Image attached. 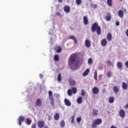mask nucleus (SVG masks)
Listing matches in <instances>:
<instances>
[{"mask_svg": "<svg viewBox=\"0 0 128 128\" xmlns=\"http://www.w3.org/2000/svg\"><path fill=\"white\" fill-rule=\"evenodd\" d=\"M26 124H28V125L30 124H32V120H30L28 118H26Z\"/></svg>", "mask_w": 128, "mask_h": 128, "instance_id": "obj_36", "label": "nucleus"}, {"mask_svg": "<svg viewBox=\"0 0 128 128\" xmlns=\"http://www.w3.org/2000/svg\"><path fill=\"white\" fill-rule=\"evenodd\" d=\"M81 92V96H86V92H84V90L82 89Z\"/></svg>", "mask_w": 128, "mask_h": 128, "instance_id": "obj_35", "label": "nucleus"}, {"mask_svg": "<svg viewBox=\"0 0 128 128\" xmlns=\"http://www.w3.org/2000/svg\"><path fill=\"white\" fill-rule=\"evenodd\" d=\"M98 110H96V109H94L93 111H92V114L94 116H98Z\"/></svg>", "mask_w": 128, "mask_h": 128, "instance_id": "obj_19", "label": "nucleus"}, {"mask_svg": "<svg viewBox=\"0 0 128 128\" xmlns=\"http://www.w3.org/2000/svg\"><path fill=\"white\" fill-rule=\"evenodd\" d=\"M116 26H120V22L117 21L116 23Z\"/></svg>", "mask_w": 128, "mask_h": 128, "instance_id": "obj_48", "label": "nucleus"}, {"mask_svg": "<svg viewBox=\"0 0 128 128\" xmlns=\"http://www.w3.org/2000/svg\"><path fill=\"white\" fill-rule=\"evenodd\" d=\"M102 122V120L100 118H98L94 122H92V128H96V126H100Z\"/></svg>", "mask_w": 128, "mask_h": 128, "instance_id": "obj_3", "label": "nucleus"}, {"mask_svg": "<svg viewBox=\"0 0 128 128\" xmlns=\"http://www.w3.org/2000/svg\"><path fill=\"white\" fill-rule=\"evenodd\" d=\"M48 96L50 102V104L54 106V96H52V91L48 92Z\"/></svg>", "mask_w": 128, "mask_h": 128, "instance_id": "obj_4", "label": "nucleus"}, {"mask_svg": "<svg viewBox=\"0 0 128 128\" xmlns=\"http://www.w3.org/2000/svg\"><path fill=\"white\" fill-rule=\"evenodd\" d=\"M54 59L55 62H58V60H60V58L58 57V55H55Z\"/></svg>", "mask_w": 128, "mask_h": 128, "instance_id": "obj_28", "label": "nucleus"}, {"mask_svg": "<svg viewBox=\"0 0 128 128\" xmlns=\"http://www.w3.org/2000/svg\"><path fill=\"white\" fill-rule=\"evenodd\" d=\"M68 96H72V91L71 90L69 89L68 90Z\"/></svg>", "mask_w": 128, "mask_h": 128, "instance_id": "obj_32", "label": "nucleus"}, {"mask_svg": "<svg viewBox=\"0 0 128 128\" xmlns=\"http://www.w3.org/2000/svg\"><path fill=\"white\" fill-rule=\"evenodd\" d=\"M117 68H122V63L118 62L117 63Z\"/></svg>", "mask_w": 128, "mask_h": 128, "instance_id": "obj_26", "label": "nucleus"}, {"mask_svg": "<svg viewBox=\"0 0 128 128\" xmlns=\"http://www.w3.org/2000/svg\"><path fill=\"white\" fill-rule=\"evenodd\" d=\"M92 6H93V7L94 8H98V5H96V4H94Z\"/></svg>", "mask_w": 128, "mask_h": 128, "instance_id": "obj_49", "label": "nucleus"}, {"mask_svg": "<svg viewBox=\"0 0 128 128\" xmlns=\"http://www.w3.org/2000/svg\"><path fill=\"white\" fill-rule=\"evenodd\" d=\"M90 74V69L87 68L84 72L82 74L83 76H88Z\"/></svg>", "mask_w": 128, "mask_h": 128, "instance_id": "obj_21", "label": "nucleus"}, {"mask_svg": "<svg viewBox=\"0 0 128 128\" xmlns=\"http://www.w3.org/2000/svg\"><path fill=\"white\" fill-rule=\"evenodd\" d=\"M58 2H59V4H62V0H58Z\"/></svg>", "mask_w": 128, "mask_h": 128, "instance_id": "obj_52", "label": "nucleus"}, {"mask_svg": "<svg viewBox=\"0 0 128 128\" xmlns=\"http://www.w3.org/2000/svg\"><path fill=\"white\" fill-rule=\"evenodd\" d=\"M38 126L39 128H42L44 126V121L40 120L38 122Z\"/></svg>", "mask_w": 128, "mask_h": 128, "instance_id": "obj_6", "label": "nucleus"}, {"mask_svg": "<svg viewBox=\"0 0 128 128\" xmlns=\"http://www.w3.org/2000/svg\"><path fill=\"white\" fill-rule=\"evenodd\" d=\"M118 16L120 18H124V12L122 10H120L118 12Z\"/></svg>", "mask_w": 128, "mask_h": 128, "instance_id": "obj_16", "label": "nucleus"}, {"mask_svg": "<svg viewBox=\"0 0 128 128\" xmlns=\"http://www.w3.org/2000/svg\"><path fill=\"white\" fill-rule=\"evenodd\" d=\"M114 97L111 96L109 98L108 102L110 104H114Z\"/></svg>", "mask_w": 128, "mask_h": 128, "instance_id": "obj_22", "label": "nucleus"}, {"mask_svg": "<svg viewBox=\"0 0 128 128\" xmlns=\"http://www.w3.org/2000/svg\"><path fill=\"white\" fill-rule=\"evenodd\" d=\"M56 16H62V15L60 14V12H57L56 13Z\"/></svg>", "mask_w": 128, "mask_h": 128, "instance_id": "obj_45", "label": "nucleus"}, {"mask_svg": "<svg viewBox=\"0 0 128 128\" xmlns=\"http://www.w3.org/2000/svg\"><path fill=\"white\" fill-rule=\"evenodd\" d=\"M52 34V32H48V34Z\"/></svg>", "mask_w": 128, "mask_h": 128, "instance_id": "obj_57", "label": "nucleus"}, {"mask_svg": "<svg viewBox=\"0 0 128 128\" xmlns=\"http://www.w3.org/2000/svg\"><path fill=\"white\" fill-rule=\"evenodd\" d=\"M125 11L126 12V10H125Z\"/></svg>", "mask_w": 128, "mask_h": 128, "instance_id": "obj_58", "label": "nucleus"}, {"mask_svg": "<svg viewBox=\"0 0 128 128\" xmlns=\"http://www.w3.org/2000/svg\"><path fill=\"white\" fill-rule=\"evenodd\" d=\"M62 52V48H58V49L57 50V52Z\"/></svg>", "mask_w": 128, "mask_h": 128, "instance_id": "obj_43", "label": "nucleus"}, {"mask_svg": "<svg viewBox=\"0 0 128 128\" xmlns=\"http://www.w3.org/2000/svg\"><path fill=\"white\" fill-rule=\"evenodd\" d=\"M106 18L107 22H110L112 20V14L110 13H107Z\"/></svg>", "mask_w": 128, "mask_h": 128, "instance_id": "obj_15", "label": "nucleus"}, {"mask_svg": "<svg viewBox=\"0 0 128 128\" xmlns=\"http://www.w3.org/2000/svg\"><path fill=\"white\" fill-rule=\"evenodd\" d=\"M125 108H128V104H126L125 106H124Z\"/></svg>", "mask_w": 128, "mask_h": 128, "instance_id": "obj_54", "label": "nucleus"}, {"mask_svg": "<svg viewBox=\"0 0 128 128\" xmlns=\"http://www.w3.org/2000/svg\"><path fill=\"white\" fill-rule=\"evenodd\" d=\"M92 64V58H90L88 60V64Z\"/></svg>", "mask_w": 128, "mask_h": 128, "instance_id": "obj_37", "label": "nucleus"}, {"mask_svg": "<svg viewBox=\"0 0 128 128\" xmlns=\"http://www.w3.org/2000/svg\"><path fill=\"white\" fill-rule=\"evenodd\" d=\"M36 106H42V100L40 98H38L35 102Z\"/></svg>", "mask_w": 128, "mask_h": 128, "instance_id": "obj_8", "label": "nucleus"}, {"mask_svg": "<svg viewBox=\"0 0 128 128\" xmlns=\"http://www.w3.org/2000/svg\"><path fill=\"white\" fill-rule=\"evenodd\" d=\"M18 124L19 126H22V122H24V117L23 116H20L19 118L18 119Z\"/></svg>", "mask_w": 128, "mask_h": 128, "instance_id": "obj_5", "label": "nucleus"}, {"mask_svg": "<svg viewBox=\"0 0 128 128\" xmlns=\"http://www.w3.org/2000/svg\"><path fill=\"white\" fill-rule=\"evenodd\" d=\"M92 92L94 94H98L100 92V90L98 87H94L92 88Z\"/></svg>", "mask_w": 128, "mask_h": 128, "instance_id": "obj_7", "label": "nucleus"}, {"mask_svg": "<svg viewBox=\"0 0 128 128\" xmlns=\"http://www.w3.org/2000/svg\"><path fill=\"white\" fill-rule=\"evenodd\" d=\"M107 64H108V66H114V64H112V62H110V60H107Z\"/></svg>", "mask_w": 128, "mask_h": 128, "instance_id": "obj_40", "label": "nucleus"}, {"mask_svg": "<svg viewBox=\"0 0 128 128\" xmlns=\"http://www.w3.org/2000/svg\"><path fill=\"white\" fill-rule=\"evenodd\" d=\"M98 69L100 70H102V66H99Z\"/></svg>", "mask_w": 128, "mask_h": 128, "instance_id": "obj_53", "label": "nucleus"}, {"mask_svg": "<svg viewBox=\"0 0 128 128\" xmlns=\"http://www.w3.org/2000/svg\"><path fill=\"white\" fill-rule=\"evenodd\" d=\"M64 10L65 12H66L67 14H68L70 12V6H66L64 7Z\"/></svg>", "mask_w": 128, "mask_h": 128, "instance_id": "obj_12", "label": "nucleus"}, {"mask_svg": "<svg viewBox=\"0 0 128 128\" xmlns=\"http://www.w3.org/2000/svg\"><path fill=\"white\" fill-rule=\"evenodd\" d=\"M76 122H78V124H80V122H82V117L77 118H76Z\"/></svg>", "mask_w": 128, "mask_h": 128, "instance_id": "obj_39", "label": "nucleus"}, {"mask_svg": "<svg viewBox=\"0 0 128 128\" xmlns=\"http://www.w3.org/2000/svg\"><path fill=\"white\" fill-rule=\"evenodd\" d=\"M77 104H80L82 102V96H80L76 100Z\"/></svg>", "mask_w": 128, "mask_h": 128, "instance_id": "obj_20", "label": "nucleus"}, {"mask_svg": "<svg viewBox=\"0 0 128 128\" xmlns=\"http://www.w3.org/2000/svg\"><path fill=\"white\" fill-rule=\"evenodd\" d=\"M76 2L77 6H80L82 4V0H76Z\"/></svg>", "mask_w": 128, "mask_h": 128, "instance_id": "obj_34", "label": "nucleus"}, {"mask_svg": "<svg viewBox=\"0 0 128 128\" xmlns=\"http://www.w3.org/2000/svg\"><path fill=\"white\" fill-rule=\"evenodd\" d=\"M76 38L74 37V36H70L69 38H68V40H74Z\"/></svg>", "mask_w": 128, "mask_h": 128, "instance_id": "obj_42", "label": "nucleus"}, {"mask_svg": "<svg viewBox=\"0 0 128 128\" xmlns=\"http://www.w3.org/2000/svg\"><path fill=\"white\" fill-rule=\"evenodd\" d=\"M121 2H122V0H121Z\"/></svg>", "mask_w": 128, "mask_h": 128, "instance_id": "obj_59", "label": "nucleus"}, {"mask_svg": "<svg viewBox=\"0 0 128 128\" xmlns=\"http://www.w3.org/2000/svg\"><path fill=\"white\" fill-rule=\"evenodd\" d=\"M119 116L120 118H124L126 116V112L124 110H121L119 111Z\"/></svg>", "mask_w": 128, "mask_h": 128, "instance_id": "obj_9", "label": "nucleus"}, {"mask_svg": "<svg viewBox=\"0 0 128 128\" xmlns=\"http://www.w3.org/2000/svg\"><path fill=\"white\" fill-rule=\"evenodd\" d=\"M90 41L88 40H85V46L86 48H90Z\"/></svg>", "mask_w": 128, "mask_h": 128, "instance_id": "obj_14", "label": "nucleus"}, {"mask_svg": "<svg viewBox=\"0 0 128 128\" xmlns=\"http://www.w3.org/2000/svg\"><path fill=\"white\" fill-rule=\"evenodd\" d=\"M64 102L67 106H72V103L70 102V101L68 100V99H64Z\"/></svg>", "mask_w": 128, "mask_h": 128, "instance_id": "obj_10", "label": "nucleus"}, {"mask_svg": "<svg viewBox=\"0 0 128 128\" xmlns=\"http://www.w3.org/2000/svg\"><path fill=\"white\" fill-rule=\"evenodd\" d=\"M110 128H117L116 127L114 126H112L110 127Z\"/></svg>", "mask_w": 128, "mask_h": 128, "instance_id": "obj_55", "label": "nucleus"}, {"mask_svg": "<svg viewBox=\"0 0 128 128\" xmlns=\"http://www.w3.org/2000/svg\"><path fill=\"white\" fill-rule=\"evenodd\" d=\"M112 0H107V4L109 6H112Z\"/></svg>", "mask_w": 128, "mask_h": 128, "instance_id": "obj_29", "label": "nucleus"}, {"mask_svg": "<svg viewBox=\"0 0 128 128\" xmlns=\"http://www.w3.org/2000/svg\"><path fill=\"white\" fill-rule=\"evenodd\" d=\"M69 83L70 86H76V82L74 81V80H70Z\"/></svg>", "mask_w": 128, "mask_h": 128, "instance_id": "obj_23", "label": "nucleus"}, {"mask_svg": "<svg viewBox=\"0 0 128 128\" xmlns=\"http://www.w3.org/2000/svg\"><path fill=\"white\" fill-rule=\"evenodd\" d=\"M94 78L95 80H98V72H96V70L94 73Z\"/></svg>", "mask_w": 128, "mask_h": 128, "instance_id": "obj_33", "label": "nucleus"}, {"mask_svg": "<svg viewBox=\"0 0 128 128\" xmlns=\"http://www.w3.org/2000/svg\"><path fill=\"white\" fill-rule=\"evenodd\" d=\"M121 2H122V0H121Z\"/></svg>", "mask_w": 128, "mask_h": 128, "instance_id": "obj_60", "label": "nucleus"}, {"mask_svg": "<svg viewBox=\"0 0 128 128\" xmlns=\"http://www.w3.org/2000/svg\"><path fill=\"white\" fill-rule=\"evenodd\" d=\"M83 20H84V24H85V26H86V24H88V18L86 16H84Z\"/></svg>", "mask_w": 128, "mask_h": 128, "instance_id": "obj_17", "label": "nucleus"}, {"mask_svg": "<svg viewBox=\"0 0 128 128\" xmlns=\"http://www.w3.org/2000/svg\"><path fill=\"white\" fill-rule=\"evenodd\" d=\"M48 120H52V116H48Z\"/></svg>", "mask_w": 128, "mask_h": 128, "instance_id": "obj_51", "label": "nucleus"}, {"mask_svg": "<svg viewBox=\"0 0 128 128\" xmlns=\"http://www.w3.org/2000/svg\"><path fill=\"white\" fill-rule=\"evenodd\" d=\"M39 76H40V78H41V79L44 78V74H40Z\"/></svg>", "mask_w": 128, "mask_h": 128, "instance_id": "obj_44", "label": "nucleus"}, {"mask_svg": "<svg viewBox=\"0 0 128 128\" xmlns=\"http://www.w3.org/2000/svg\"><path fill=\"white\" fill-rule=\"evenodd\" d=\"M71 120V124H74V116H72L71 118H70Z\"/></svg>", "mask_w": 128, "mask_h": 128, "instance_id": "obj_38", "label": "nucleus"}, {"mask_svg": "<svg viewBox=\"0 0 128 128\" xmlns=\"http://www.w3.org/2000/svg\"><path fill=\"white\" fill-rule=\"evenodd\" d=\"M44 128H48V126H44Z\"/></svg>", "mask_w": 128, "mask_h": 128, "instance_id": "obj_56", "label": "nucleus"}, {"mask_svg": "<svg viewBox=\"0 0 128 128\" xmlns=\"http://www.w3.org/2000/svg\"><path fill=\"white\" fill-rule=\"evenodd\" d=\"M74 40V42L75 44H78V40H76V38H75Z\"/></svg>", "mask_w": 128, "mask_h": 128, "instance_id": "obj_47", "label": "nucleus"}, {"mask_svg": "<svg viewBox=\"0 0 128 128\" xmlns=\"http://www.w3.org/2000/svg\"><path fill=\"white\" fill-rule=\"evenodd\" d=\"M57 80H58V82H62V75L60 74H58Z\"/></svg>", "mask_w": 128, "mask_h": 128, "instance_id": "obj_31", "label": "nucleus"}, {"mask_svg": "<svg viewBox=\"0 0 128 128\" xmlns=\"http://www.w3.org/2000/svg\"><path fill=\"white\" fill-rule=\"evenodd\" d=\"M128 84H126V82H123L122 83V88L123 90H128Z\"/></svg>", "mask_w": 128, "mask_h": 128, "instance_id": "obj_18", "label": "nucleus"}, {"mask_svg": "<svg viewBox=\"0 0 128 128\" xmlns=\"http://www.w3.org/2000/svg\"><path fill=\"white\" fill-rule=\"evenodd\" d=\"M77 90L76 88V87H72L71 88V91H72V94H76V92H77Z\"/></svg>", "mask_w": 128, "mask_h": 128, "instance_id": "obj_25", "label": "nucleus"}, {"mask_svg": "<svg viewBox=\"0 0 128 128\" xmlns=\"http://www.w3.org/2000/svg\"><path fill=\"white\" fill-rule=\"evenodd\" d=\"M106 76L108 78H110V76H112V72H107Z\"/></svg>", "mask_w": 128, "mask_h": 128, "instance_id": "obj_41", "label": "nucleus"}, {"mask_svg": "<svg viewBox=\"0 0 128 128\" xmlns=\"http://www.w3.org/2000/svg\"><path fill=\"white\" fill-rule=\"evenodd\" d=\"M113 91L115 94H117L120 92V88L118 86H115L113 87Z\"/></svg>", "mask_w": 128, "mask_h": 128, "instance_id": "obj_11", "label": "nucleus"}, {"mask_svg": "<svg viewBox=\"0 0 128 128\" xmlns=\"http://www.w3.org/2000/svg\"><path fill=\"white\" fill-rule=\"evenodd\" d=\"M64 126H66V122L62 120L60 123V126L61 128H64Z\"/></svg>", "mask_w": 128, "mask_h": 128, "instance_id": "obj_30", "label": "nucleus"}, {"mask_svg": "<svg viewBox=\"0 0 128 128\" xmlns=\"http://www.w3.org/2000/svg\"><path fill=\"white\" fill-rule=\"evenodd\" d=\"M108 44V42H106V40L102 39L101 41V46H106Z\"/></svg>", "mask_w": 128, "mask_h": 128, "instance_id": "obj_13", "label": "nucleus"}, {"mask_svg": "<svg viewBox=\"0 0 128 128\" xmlns=\"http://www.w3.org/2000/svg\"><path fill=\"white\" fill-rule=\"evenodd\" d=\"M112 34H110V33H108L107 35L108 40L109 42L112 40Z\"/></svg>", "mask_w": 128, "mask_h": 128, "instance_id": "obj_24", "label": "nucleus"}, {"mask_svg": "<svg viewBox=\"0 0 128 128\" xmlns=\"http://www.w3.org/2000/svg\"><path fill=\"white\" fill-rule=\"evenodd\" d=\"M69 67L71 70H77L80 64V60L76 54H72L70 55L68 60Z\"/></svg>", "mask_w": 128, "mask_h": 128, "instance_id": "obj_1", "label": "nucleus"}, {"mask_svg": "<svg viewBox=\"0 0 128 128\" xmlns=\"http://www.w3.org/2000/svg\"><path fill=\"white\" fill-rule=\"evenodd\" d=\"M91 30L92 32H94L96 30L97 34H98V36L102 34V28H100V26H98L97 22L93 24Z\"/></svg>", "mask_w": 128, "mask_h": 128, "instance_id": "obj_2", "label": "nucleus"}, {"mask_svg": "<svg viewBox=\"0 0 128 128\" xmlns=\"http://www.w3.org/2000/svg\"><path fill=\"white\" fill-rule=\"evenodd\" d=\"M32 128H36V124H32Z\"/></svg>", "mask_w": 128, "mask_h": 128, "instance_id": "obj_50", "label": "nucleus"}, {"mask_svg": "<svg viewBox=\"0 0 128 128\" xmlns=\"http://www.w3.org/2000/svg\"><path fill=\"white\" fill-rule=\"evenodd\" d=\"M54 118L56 120H58L60 118V114L58 113H56L54 116Z\"/></svg>", "mask_w": 128, "mask_h": 128, "instance_id": "obj_27", "label": "nucleus"}, {"mask_svg": "<svg viewBox=\"0 0 128 128\" xmlns=\"http://www.w3.org/2000/svg\"><path fill=\"white\" fill-rule=\"evenodd\" d=\"M125 66H126V68H128V61L126 62L125 63Z\"/></svg>", "mask_w": 128, "mask_h": 128, "instance_id": "obj_46", "label": "nucleus"}]
</instances>
